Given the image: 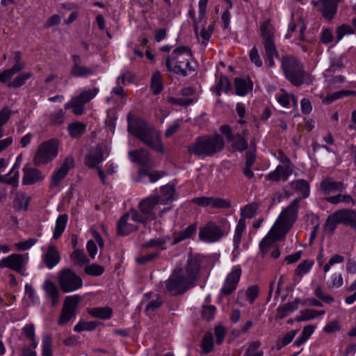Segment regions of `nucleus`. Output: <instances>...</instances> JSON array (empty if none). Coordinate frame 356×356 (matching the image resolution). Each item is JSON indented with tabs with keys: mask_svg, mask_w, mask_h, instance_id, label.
<instances>
[{
	"mask_svg": "<svg viewBox=\"0 0 356 356\" xmlns=\"http://www.w3.org/2000/svg\"><path fill=\"white\" fill-rule=\"evenodd\" d=\"M200 261L196 257L191 256L184 268H176L165 284L166 291L172 296L184 293L197 277Z\"/></svg>",
	"mask_w": 356,
	"mask_h": 356,
	"instance_id": "nucleus-1",
	"label": "nucleus"
},
{
	"mask_svg": "<svg viewBox=\"0 0 356 356\" xmlns=\"http://www.w3.org/2000/svg\"><path fill=\"white\" fill-rule=\"evenodd\" d=\"M128 131L156 152H165L159 131L147 122L140 119L129 122Z\"/></svg>",
	"mask_w": 356,
	"mask_h": 356,
	"instance_id": "nucleus-2",
	"label": "nucleus"
},
{
	"mask_svg": "<svg viewBox=\"0 0 356 356\" xmlns=\"http://www.w3.org/2000/svg\"><path fill=\"white\" fill-rule=\"evenodd\" d=\"M224 147L223 138L216 134L197 138L194 143L188 147V151L198 157H207L221 152Z\"/></svg>",
	"mask_w": 356,
	"mask_h": 356,
	"instance_id": "nucleus-3",
	"label": "nucleus"
},
{
	"mask_svg": "<svg viewBox=\"0 0 356 356\" xmlns=\"http://www.w3.org/2000/svg\"><path fill=\"white\" fill-rule=\"evenodd\" d=\"M193 57L191 49L187 46H179L175 49L170 55L166 56L165 65L169 72L182 76H186L188 72L184 68L185 65L190 72H194L195 68L191 65L190 60Z\"/></svg>",
	"mask_w": 356,
	"mask_h": 356,
	"instance_id": "nucleus-4",
	"label": "nucleus"
},
{
	"mask_svg": "<svg viewBox=\"0 0 356 356\" xmlns=\"http://www.w3.org/2000/svg\"><path fill=\"white\" fill-rule=\"evenodd\" d=\"M275 30L269 20L264 21L259 28V35L262 38L264 48L265 63L269 67L275 65L274 58H278L279 53L275 46Z\"/></svg>",
	"mask_w": 356,
	"mask_h": 356,
	"instance_id": "nucleus-5",
	"label": "nucleus"
},
{
	"mask_svg": "<svg viewBox=\"0 0 356 356\" xmlns=\"http://www.w3.org/2000/svg\"><path fill=\"white\" fill-rule=\"evenodd\" d=\"M281 65L285 77L294 86H299L303 83L304 66L297 58L286 55L281 58Z\"/></svg>",
	"mask_w": 356,
	"mask_h": 356,
	"instance_id": "nucleus-6",
	"label": "nucleus"
},
{
	"mask_svg": "<svg viewBox=\"0 0 356 356\" xmlns=\"http://www.w3.org/2000/svg\"><path fill=\"white\" fill-rule=\"evenodd\" d=\"M58 143L52 139L40 144L35 152L33 163L36 166L47 165L56 157L58 152Z\"/></svg>",
	"mask_w": 356,
	"mask_h": 356,
	"instance_id": "nucleus-7",
	"label": "nucleus"
},
{
	"mask_svg": "<svg viewBox=\"0 0 356 356\" xmlns=\"http://www.w3.org/2000/svg\"><path fill=\"white\" fill-rule=\"evenodd\" d=\"M58 282L61 291L65 293L77 291L83 286L82 278L68 268L58 271Z\"/></svg>",
	"mask_w": 356,
	"mask_h": 356,
	"instance_id": "nucleus-8",
	"label": "nucleus"
},
{
	"mask_svg": "<svg viewBox=\"0 0 356 356\" xmlns=\"http://www.w3.org/2000/svg\"><path fill=\"white\" fill-rule=\"evenodd\" d=\"M158 204H160V202L157 196L151 195L142 200L139 204L140 211H136L139 222L145 223L154 220L156 216Z\"/></svg>",
	"mask_w": 356,
	"mask_h": 356,
	"instance_id": "nucleus-9",
	"label": "nucleus"
},
{
	"mask_svg": "<svg viewBox=\"0 0 356 356\" xmlns=\"http://www.w3.org/2000/svg\"><path fill=\"white\" fill-rule=\"evenodd\" d=\"M286 232L287 229H284L282 223H275L259 243L261 257H264L270 249L273 247L274 243L284 237Z\"/></svg>",
	"mask_w": 356,
	"mask_h": 356,
	"instance_id": "nucleus-10",
	"label": "nucleus"
},
{
	"mask_svg": "<svg viewBox=\"0 0 356 356\" xmlns=\"http://www.w3.org/2000/svg\"><path fill=\"white\" fill-rule=\"evenodd\" d=\"M139 218L136 215V210L131 209L124 213L117 223V232L121 236H127L137 230Z\"/></svg>",
	"mask_w": 356,
	"mask_h": 356,
	"instance_id": "nucleus-11",
	"label": "nucleus"
},
{
	"mask_svg": "<svg viewBox=\"0 0 356 356\" xmlns=\"http://www.w3.org/2000/svg\"><path fill=\"white\" fill-rule=\"evenodd\" d=\"M81 300V298L79 295L70 296L65 298L62 312L58 320V325H65L75 316V308Z\"/></svg>",
	"mask_w": 356,
	"mask_h": 356,
	"instance_id": "nucleus-12",
	"label": "nucleus"
},
{
	"mask_svg": "<svg viewBox=\"0 0 356 356\" xmlns=\"http://www.w3.org/2000/svg\"><path fill=\"white\" fill-rule=\"evenodd\" d=\"M26 263L24 255L14 253L0 260V269L7 268L23 275Z\"/></svg>",
	"mask_w": 356,
	"mask_h": 356,
	"instance_id": "nucleus-13",
	"label": "nucleus"
},
{
	"mask_svg": "<svg viewBox=\"0 0 356 356\" xmlns=\"http://www.w3.org/2000/svg\"><path fill=\"white\" fill-rule=\"evenodd\" d=\"M223 236L222 229L213 222H209L200 229L199 238L207 243H213Z\"/></svg>",
	"mask_w": 356,
	"mask_h": 356,
	"instance_id": "nucleus-14",
	"label": "nucleus"
},
{
	"mask_svg": "<svg viewBox=\"0 0 356 356\" xmlns=\"http://www.w3.org/2000/svg\"><path fill=\"white\" fill-rule=\"evenodd\" d=\"M241 268L239 266H233L231 273H229L220 290L221 294L229 296L236 289V286L241 276Z\"/></svg>",
	"mask_w": 356,
	"mask_h": 356,
	"instance_id": "nucleus-15",
	"label": "nucleus"
},
{
	"mask_svg": "<svg viewBox=\"0 0 356 356\" xmlns=\"http://www.w3.org/2000/svg\"><path fill=\"white\" fill-rule=\"evenodd\" d=\"M300 202V198L294 199L292 202L280 214L282 220L276 222L275 223H282L284 229H289L286 227V224L293 223L298 217L299 203Z\"/></svg>",
	"mask_w": 356,
	"mask_h": 356,
	"instance_id": "nucleus-16",
	"label": "nucleus"
},
{
	"mask_svg": "<svg viewBox=\"0 0 356 356\" xmlns=\"http://www.w3.org/2000/svg\"><path fill=\"white\" fill-rule=\"evenodd\" d=\"M72 65L70 69V74L74 77H87L94 74V70L90 67L81 65L82 59L79 55L72 54Z\"/></svg>",
	"mask_w": 356,
	"mask_h": 356,
	"instance_id": "nucleus-17",
	"label": "nucleus"
},
{
	"mask_svg": "<svg viewBox=\"0 0 356 356\" xmlns=\"http://www.w3.org/2000/svg\"><path fill=\"white\" fill-rule=\"evenodd\" d=\"M45 293V298L50 302L51 307H56L60 302V293L56 284L49 279H46L42 286Z\"/></svg>",
	"mask_w": 356,
	"mask_h": 356,
	"instance_id": "nucleus-18",
	"label": "nucleus"
},
{
	"mask_svg": "<svg viewBox=\"0 0 356 356\" xmlns=\"http://www.w3.org/2000/svg\"><path fill=\"white\" fill-rule=\"evenodd\" d=\"M23 172L22 184L24 185H33L42 181L45 177L41 170L33 167L25 165L23 168Z\"/></svg>",
	"mask_w": 356,
	"mask_h": 356,
	"instance_id": "nucleus-19",
	"label": "nucleus"
},
{
	"mask_svg": "<svg viewBox=\"0 0 356 356\" xmlns=\"http://www.w3.org/2000/svg\"><path fill=\"white\" fill-rule=\"evenodd\" d=\"M103 160V147L102 145H97L86 155L85 164L89 168H99L98 165L101 163Z\"/></svg>",
	"mask_w": 356,
	"mask_h": 356,
	"instance_id": "nucleus-20",
	"label": "nucleus"
},
{
	"mask_svg": "<svg viewBox=\"0 0 356 356\" xmlns=\"http://www.w3.org/2000/svg\"><path fill=\"white\" fill-rule=\"evenodd\" d=\"M42 262L48 269H52L60 261L59 251L54 245H50L42 257Z\"/></svg>",
	"mask_w": 356,
	"mask_h": 356,
	"instance_id": "nucleus-21",
	"label": "nucleus"
},
{
	"mask_svg": "<svg viewBox=\"0 0 356 356\" xmlns=\"http://www.w3.org/2000/svg\"><path fill=\"white\" fill-rule=\"evenodd\" d=\"M340 0H318L315 4L319 6L320 10L323 13V16L331 19L334 17L337 11L338 3ZM312 3H314L313 1Z\"/></svg>",
	"mask_w": 356,
	"mask_h": 356,
	"instance_id": "nucleus-22",
	"label": "nucleus"
},
{
	"mask_svg": "<svg viewBox=\"0 0 356 356\" xmlns=\"http://www.w3.org/2000/svg\"><path fill=\"white\" fill-rule=\"evenodd\" d=\"M320 188L324 195H328L331 192L345 191L346 185L342 181H335L332 178L327 177L321 182Z\"/></svg>",
	"mask_w": 356,
	"mask_h": 356,
	"instance_id": "nucleus-23",
	"label": "nucleus"
},
{
	"mask_svg": "<svg viewBox=\"0 0 356 356\" xmlns=\"http://www.w3.org/2000/svg\"><path fill=\"white\" fill-rule=\"evenodd\" d=\"M252 86L253 83L250 79L236 77L234 79V87L237 95H246L249 91L252 90Z\"/></svg>",
	"mask_w": 356,
	"mask_h": 356,
	"instance_id": "nucleus-24",
	"label": "nucleus"
},
{
	"mask_svg": "<svg viewBox=\"0 0 356 356\" xmlns=\"http://www.w3.org/2000/svg\"><path fill=\"white\" fill-rule=\"evenodd\" d=\"M129 157L131 162L140 165H146L150 161L149 152L143 148L129 152Z\"/></svg>",
	"mask_w": 356,
	"mask_h": 356,
	"instance_id": "nucleus-25",
	"label": "nucleus"
},
{
	"mask_svg": "<svg viewBox=\"0 0 356 356\" xmlns=\"http://www.w3.org/2000/svg\"><path fill=\"white\" fill-rule=\"evenodd\" d=\"M301 300L299 298H296L293 301L287 302L277 309L276 318L282 319L289 315L293 311L298 309V305Z\"/></svg>",
	"mask_w": 356,
	"mask_h": 356,
	"instance_id": "nucleus-26",
	"label": "nucleus"
},
{
	"mask_svg": "<svg viewBox=\"0 0 356 356\" xmlns=\"http://www.w3.org/2000/svg\"><path fill=\"white\" fill-rule=\"evenodd\" d=\"M291 188L301 195L305 199L309 197L310 193L309 184L307 181L300 179L291 182Z\"/></svg>",
	"mask_w": 356,
	"mask_h": 356,
	"instance_id": "nucleus-27",
	"label": "nucleus"
},
{
	"mask_svg": "<svg viewBox=\"0 0 356 356\" xmlns=\"http://www.w3.org/2000/svg\"><path fill=\"white\" fill-rule=\"evenodd\" d=\"M197 230V225L196 224H191L188 225L186 229H184L183 231L179 232L178 233H175L174 234V238L173 241L171 243L172 245H175L182 241H184L187 238H191Z\"/></svg>",
	"mask_w": 356,
	"mask_h": 356,
	"instance_id": "nucleus-28",
	"label": "nucleus"
},
{
	"mask_svg": "<svg viewBox=\"0 0 356 356\" xmlns=\"http://www.w3.org/2000/svg\"><path fill=\"white\" fill-rule=\"evenodd\" d=\"M170 240V237L169 236H163L159 238H154L147 241H146L143 245V248H156L157 250L156 251L164 250L166 249L165 244Z\"/></svg>",
	"mask_w": 356,
	"mask_h": 356,
	"instance_id": "nucleus-29",
	"label": "nucleus"
},
{
	"mask_svg": "<svg viewBox=\"0 0 356 356\" xmlns=\"http://www.w3.org/2000/svg\"><path fill=\"white\" fill-rule=\"evenodd\" d=\"M88 314L94 317L102 320L110 319L113 314V309L109 307H93L88 310Z\"/></svg>",
	"mask_w": 356,
	"mask_h": 356,
	"instance_id": "nucleus-30",
	"label": "nucleus"
},
{
	"mask_svg": "<svg viewBox=\"0 0 356 356\" xmlns=\"http://www.w3.org/2000/svg\"><path fill=\"white\" fill-rule=\"evenodd\" d=\"M161 195H156L159 198L160 204L165 205L174 200L173 196L175 189L172 186H165L161 188Z\"/></svg>",
	"mask_w": 356,
	"mask_h": 356,
	"instance_id": "nucleus-31",
	"label": "nucleus"
},
{
	"mask_svg": "<svg viewBox=\"0 0 356 356\" xmlns=\"http://www.w3.org/2000/svg\"><path fill=\"white\" fill-rule=\"evenodd\" d=\"M290 172L282 165H277L275 170L266 177V179L273 181H279L280 179L287 180Z\"/></svg>",
	"mask_w": 356,
	"mask_h": 356,
	"instance_id": "nucleus-32",
	"label": "nucleus"
},
{
	"mask_svg": "<svg viewBox=\"0 0 356 356\" xmlns=\"http://www.w3.org/2000/svg\"><path fill=\"white\" fill-rule=\"evenodd\" d=\"M338 223H342L339 211L334 212L332 215L329 216L327 218L323 229L325 232L333 234Z\"/></svg>",
	"mask_w": 356,
	"mask_h": 356,
	"instance_id": "nucleus-33",
	"label": "nucleus"
},
{
	"mask_svg": "<svg viewBox=\"0 0 356 356\" xmlns=\"http://www.w3.org/2000/svg\"><path fill=\"white\" fill-rule=\"evenodd\" d=\"M232 147L234 151L242 152L248 147V140L245 137L241 134H236L231 139Z\"/></svg>",
	"mask_w": 356,
	"mask_h": 356,
	"instance_id": "nucleus-34",
	"label": "nucleus"
},
{
	"mask_svg": "<svg viewBox=\"0 0 356 356\" xmlns=\"http://www.w3.org/2000/svg\"><path fill=\"white\" fill-rule=\"evenodd\" d=\"M339 213L342 223L356 229V211L352 209H342Z\"/></svg>",
	"mask_w": 356,
	"mask_h": 356,
	"instance_id": "nucleus-35",
	"label": "nucleus"
},
{
	"mask_svg": "<svg viewBox=\"0 0 356 356\" xmlns=\"http://www.w3.org/2000/svg\"><path fill=\"white\" fill-rule=\"evenodd\" d=\"M344 67L343 58L342 56L333 58L330 63L329 67L324 73L325 76H332L337 72L341 71Z\"/></svg>",
	"mask_w": 356,
	"mask_h": 356,
	"instance_id": "nucleus-36",
	"label": "nucleus"
},
{
	"mask_svg": "<svg viewBox=\"0 0 356 356\" xmlns=\"http://www.w3.org/2000/svg\"><path fill=\"white\" fill-rule=\"evenodd\" d=\"M68 220L67 214L59 215L56 221L53 238L58 239L63 233Z\"/></svg>",
	"mask_w": 356,
	"mask_h": 356,
	"instance_id": "nucleus-37",
	"label": "nucleus"
},
{
	"mask_svg": "<svg viewBox=\"0 0 356 356\" xmlns=\"http://www.w3.org/2000/svg\"><path fill=\"white\" fill-rule=\"evenodd\" d=\"M86 125L81 122L70 123L67 127L69 134L74 138H80L86 131Z\"/></svg>",
	"mask_w": 356,
	"mask_h": 356,
	"instance_id": "nucleus-38",
	"label": "nucleus"
},
{
	"mask_svg": "<svg viewBox=\"0 0 356 356\" xmlns=\"http://www.w3.org/2000/svg\"><path fill=\"white\" fill-rule=\"evenodd\" d=\"M231 87V83L228 78L225 75H220L219 80L213 88V91L216 95L219 97L221 95L222 92L227 93Z\"/></svg>",
	"mask_w": 356,
	"mask_h": 356,
	"instance_id": "nucleus-39",
	"label": "nucleus"
},
{
	"mask_svg": "<svg viewBox=\"0 0 356 356\" xmlns=\"http://www.w3.org/2000/svg\"><path fill=\"white\" fill-rule=\"evenodd\" d=\"M151 90L154 95H159L163 89L161 72H155L151 78Z\"/></svg>",
	"mask_w": 356,
	"mask_h": 356,
	"instance_id": "nucleus-40",
	"label": "nucleus"
},
{
	"mask_svg": "<svg viewBox=\"0 0 356 356\" xmlns=\"http://www.w3.org/2000/svg\"><path fill=\"white\" fill-rule=\"evenodd\" d=\"M246 225L244 218H240L236 227L234 235L233 238V243L234 248H238L241 241V238L244 231L245 230Z\"/></svg>",
	"mask_w": 356,
	"mask_h": 356,
	"instance_id": "nucleus-41",
	"label": "nucleus"
},
{
	"mask_svg": "<svg viewBox=\"0 0 356 356\" xmlns=\"http://www.w3.org/2000/svg\"><path fill=\"white\" fill-rule=\"evenodd\" d=\"M351 95H356V91L354 90H340L338 92H335L332 94L328 95L325 97L322 102L324 104H330L337 99H341L346 96H349Z\"/></svg>",
	"mask_w": 356,
	"mask_h": 356,
	"instance_id": "nucleus-42",
	"label": "nucleus"
},
{
	"mask_svg": "<svg viewBox=\"0 0 356 356\" xmlns=\"http://www.w3.org/2000/svg\"><path fill=\"white\" fill-rule=\"evenodd\" d=\"M315 330V326L312 325H309L307 326H305L300 335L298 337V338L294 341L293 346H300L304 343H305L309 337L312 336V334L314 333Z\"/></svg>",
	"mask_w": 356,
	"mask_h": 356,
	"instance_id": "nucleus-43",
	"label": "nucleus"
},
{
	"mask_svg": "<svg viewBox=\"0 0 356 356\" xmlns=\"http://www.w3.org/2000/svg\"><path fill=\"white\" fill-rule=\"evenodd\" d=\"M99 90L98 88L83 90L78 96L75 97L76 101H79L85 104L92 99L97 95Z\"/></svg>",
	"mask_w": 356,
	"mask_h": 356,
	"instance_id": "nucleus-44",
	"label": "nucleus"
},
{
	"mask_svg": "<svg viewBox=\"0 0 356 356\" xmlns=\"http://www.w3.org/2000/svg\"><path fill=\"white\" fill-rule=\"evenodd\" d=\"M70 259L74 262V265L82 266L85 264L89 262L86 254L83 250L79 249H75L70 254Z\"/></svg>",
	"mask_w": 356,
	"mask_h": 356,
	"instance_id": "nucleus-45",
	"label": "nucleus"
},
{
	"mask_svg": "<svg viewBox=\"0 0 356 356\" xmlns=\"http://www.w3.org/2000/svg\"><path fill=\"white\" fill-rule=\"evenodd\" d=\"M13 113V111L8 106H4L0 110V138L3 136V126L9 121Z\"/></svg>",
	"mask_w": 356,
	"mask_h": 356,
	"instance_id": "nucleus-46",
	"label": "nucleus"
},
{
	"mask_svg": "<svg viewBox=\"0 0 356 356\" xmlns=\"http://www.w3.org/2000/svg\"><path fill=\"white\" fill-rule=\"evenodd\" d=\"M325 200L329 203L333 204H337L339 202H344L346 204L352 203L353 204H355V200L349 195L338 194L337 195L327 197Z\"/></svg>",
	"mask_w": 356,
	"mask_h": 356,
	"instance_id": "nucleus-47",
	"label": "nucleus"
},
{
	"mask_svg": "<svg viewBox=\"0 0 356 356\" xmlns=\"http://www.w3.org/2000/svg\"><path fill=\"white\" fill-rule=\"evenodd\" d=\"M258 209V204L255 202H252L245 205L241 210V218H252L256 214Z\"/></svg>",
	"mask_w": 356,
	"mask_h": 356,
	"instance_id": "nucleus-48",
	"label": "nucleus"
},
{
	"mask_svg": "<svg viewBox=\"0 0 356 356\" xmlns=\"http://www.w3.org/2000/svg\"><path fill=\"white\" fill-rule=\"evenodd\" d=\"M65 111L63 109L56 110L49 114V121L53 124L60 125L65 120Z\"/></svg>",
	"mask_w": 356,
	"mask_h": 356,
	"instance_id": "nucleus-49",
	"label": "nucleus"
},
{
	"mask_svg": "<svg viewBox=\"0 0 356 356\" xmlns=\"http://www.w3.org/2000/svg\"><path fill=\"white\" fill-rule=\"evenodd\" d=\"M31 76L32 74L31 72L19 74L13 79V81L8 83V86L10 88H19L23 86L26 81L31 77Z\"/></svg>",
	"mask_w": 356,
	"mask_h": 356,
	"instance_id": "nucleus-50",
	"label": "nucleus"
},
{
	"mask_svg": "<svg viewBox=\"0 0 356 356\" xmlns=\"http://www.w3.org/2000/svg\"><path fill=\"white\" fill-rule=\"evenodd\" d=\"M298 332V330H291L290 332L285 334L280 339L278 340L276 344L277 350H280L283 347H285L290 343L295 336Z\"/></svg>",
	"mask_w": 356,
	"mask_h": 356,
	"instance_id": "nucleus-51",
	"label": "nucleus"
},
{
	"mask_svg": "<svg viewBox=\"0 0 356 356\" xmlns=\"http://www.w3.org/2000/svg\"><path fill=\"white\" fill-rule=\"evenodd\" d=\"M210 207L213 209H229L231 202L218 197H210Z\"/></svg>",
	"mask_w": 356,
	"mask_h": 356,
	"instance_id": "nucleus-52",
	"label": "nucleus"
},
{
	"mask_svg": "<svg viewBox=\"0 0 356 356\" xmlns=\"http://www.w3.org/2000/svg\"><path fill=\"white\" fill-rule=\"evenodd\" d=\"M29 202V197L22 194L17 195L13 201V206L17 210H27Z\"/></svg>",
	"mask_w": 356,
	"mask_h": 356,
	"instance_id": "nucleus-53",
	"label": "nucleus"
},
{
	"mask_svg": "<svg viewBox=\"0 0 356 356\" xmlns=\"http://www.w3.org/2000/svg\"><path fill=\"white\" fill-rule=\"evenodd\" d=\"M202 349L204 353H209L213 348V337L211 332H206L202 341Z\"/></svg>",
	"mask_w": 356,
	"mask_h": 356,
	"instance_id": "nucleus-54",
	"label": "nucleus"
},
{
	"mask_svg": "<svg viewBox=\"0 0 356 356\" xmlns=\"http://www.w3.org/2000/svg\"><path fill=\"white\" fill-rule=\"evenodd\" d=\"M42 356H52V339L49 334H46L42 337Z\"/></svg>",
	"mask_w": 356,
	"mask_h": 356,
	"instance_id": "nucleus-55",
	"label": "nucleus"
},
{
	"mask_svg": "<svg viewBox=\"0 0 356 356\" xmlns=\"http://www.w3.org/2000/svg\"><path fill=\"white\" fill-rule=\"evenodd\" d=\"M99 324V323L97 321H80L74 326V330L76 332H80L83 330L92 331L94 330Z\"/></svg>",
	"mask_w": 356,
	"mask_h": 356,
	"instance_id": "nucleus-56",
	"label": "nucleus"
},
{
	"mask_svg": "<svg viewBox=\"0 0 356 356\" xmlns=\"http://www.w3.org/2000/svg\"><path fill=\"white\" fill-rule=\"evenodd\" d=\"M314 265V261L310 260H305L300 263L296 269V274L299 277H302L304 275L309 273Z\"/></svg>",
	"mask_w": 356,
	"mask_h": 356,
	"instance_id": "nucleus-57",
	"label": "nucleus"
},
{
	"mask_svg": "<svg viewBox=\"0 0 356 356\" xmlns=\"http://www.w3.org/2000/svg\"><path fill=\"white\" fill-rule=\"evenodd\" d=\"M85 273L91 276H99L104 272V268L99 264L86 265L84 268Z\"/></svg>",
	"mask_w": 356,
	"mask_h": 356,
	"instance_id": "nucleus-58",
	"label": "nucleus"
},
{
	"mask_svg": "<svg viewBox=\"0 0 356 356\" xmlns=\"http://www.w3.org/2000/svg\"><path fill=\"white\" fill-rule=\"evenodd\" d=\"M67 175V173L66 172L59 168L53 173L49 187L51 188L57 187Z\"/></svg>",
	"mask_w": 356,
	"mask_h": 356,
	"instance_id": "nucleus-59",
	"label": "nucleus"
},
{
	"mask_svg": "<svg viewBox=\"0 0 356 356\" xmlns=\"http://www.w3.org/2000/svg\"><path fill=\"white\" fill-rule=\"evenodd\" d=\"M314 309H305L300 312V314L296 316V320L298 322L305 321L314 319L316 318Z\"/></svg>",
	"mask_w": 356,
	"mask_h": 356,
	"instance_id": "nucleus-60",
	"label": "nucleus"
},
{
	"mask_svg": "<svg viewBox=\"0 0 356 356\" xmlns=\"http://www.w3.org/2000/svg\"><path fill=\"white\" fill-rule=\"evenodd\" d=\"M17 67H12L10 69L5 70L2 72H0V82L5 83L10 80L14 74L19 72Z\"/></svg>",
	"mask_w": 356,
	"mask_h": 356,
	"instance_id": "nucleus-61",
	"label": "nucleus"
},
{
	"mask_svg": "<svg viewBox=\"0 0 356 356\" xmlns=\"http://www.w3.org/2000/svg\"><path fill=\"white\" fill-rule=\"evenodd\" d=\"M250 61L254 63L257 67H261L263 65L262 60L260 57L259 50L256 46L250 50L249 53Z\"/></svg>",
	"mask_w": 356,
	"mask_h": 356,
	"instance_id": "nucleus-62",
	"label": "nucleus"
},
{
	"mask_svg": "<svg viewBox=\"0 0 356 356\" xmlns=\"http://www.w3.org/2000/svg\"><path fill=\"white\" fill-rule=\"evenodd\" d=\"M135 76L131 72L127 71L126 72L120 75L116 80L117 84H122L125 86L127 83H131L134 81Z\"/></svg>",
	"mask_w": 356,
	"mask_h": 356,
	"instance_id": "nucleus-63",
	"label": "nucleus"
},
{
	"mask_svg": "<svg viewBox=\"0 0 356 356\" xmlns=\"http://www.w3.org/2000/svg\"><path fill=\"white\" fill-rule=\"evenodd\" d=\"M216 312V307L213 305H204L202 310V316L207 321L213 318Z\"/></svg>",
	"mask_w": 356,
	"mask_h": 356,
	"instance_id": "nucleus-64",
	"label": "nucleus"
}]
</instances>
